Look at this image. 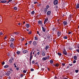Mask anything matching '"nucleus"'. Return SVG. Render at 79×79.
<instances>
[{
  "label": "nucleus",
  "mask_w": 79,
  "mask_h": 79,
  "mask_svg": "<svg viewBox=\"0 0 79 79\" xmlns=\"http://www.w3.org/2000/svg\"><path fill=\"white\" fill-rule=\"evenodd\" d=\"M14 61V58L13 57H11L10 59L9 60V62L10 64H12Z\"/></svg>",
  "instance_id": "nucleus-1"
},
{
  "label": "nucleus",
  "mask_w": 79,
  "mask_h": 79,
  "mask_svg": "<svg viewBox=\"0 0 79 79\" xmlns=\"http://www.w3.org/2000/svg\"><path fill=\"white\" fill-rule=\"evenodd\" d=\"M10 42H13L12 43H14V42L15 41V40H16L14 38H10Z\"/></svg>",
  "instance_id": "nucleus-2"
},
{
  "label": "nucleus",
  "mask_w": 79,
  "mask_h": 79,
  "mask_svg": "<svg viewBox=\"0 0 79 79\" xmlns=\"http://www.w3.org/2000/svg\"><path fill=\"white\" fill-rule=\"evenodd\" d=\"M11 73V72L10 71H8L7 72H5V74L6 76H9L10 73Z\"/></svg>",
  "instance_id": "nucleus-3"
},
{
  "label": "nucleus",
  "mask_w": 79,
  "mask_h": 79,
  "mask_svg": "<svg viewBox=\"0 0 79 79\" xmlns=\"http://www.w3.org/2000/svg\"><path fill=\"white\" fill-rule=\"evenodd\" d=\"M41 54H42V56H45L46 55V53L45 52V51H42Z\"/></svg>",
  "instance_id": "nucleus-4"
},
{
  "label": "nucleus",
  "mask_w": 79,
  "mask_h": 79,
  "mask_svg": "<svg viewBox=\"0 0 79 79\" xmlns=\"http://www.w3.org/2000/svg\"><path fill=\"white\" fill-rule=\"evenodd\" d=\"M47 60V57H43L42 58V60L44 61H46Z\"/></svg>",
  "instance_id": "nucleus-5"
},
{
  "label": "nucleus",
  "mask_w": 79,
  "mask_h": 79,
  "mask_svg": "<svg viewBox=\"0 0 79 79\" xmlns=\"http://www.w3.org/2000/svg\"><path fill=\"white\" fill-rule=\"evenodd\" d=\"M63 53L64 54V55H67V52H66V49H65L64 48V51H63Z\"/></svg>",
  "instance_id": "nucleus-6"
},
{
  "label": "nucleus",
  "mask_w": 79,
  "mask_h": 79,
  "mask_svg": "<svg viewBox=\"0 0 79 79\" xmlns=\"http://www.w3.org/2000/svg\"><path fill=\"white\" fill-rule=\"evenodd\" d=\"M54 9H55V10H56V11H58V6L56 5L54 6Z\"/></svg>",
  "instance_id": "nucleus-7"
},
{
  "label": "nucleus",
  "mask_w": 79,
  "mask_h": 79,
  "mask_svg": "<svg viewBox=\"0 0 79 79\" xmlns=\"http://www.w3.org/2000/svg\"><path fill=\"white\" fill-rule=\"evenodd\" d=\"M51 11H48L47 12V15L48 16H49L50 15H51Z\"/></svg>",
  "instance_id": "nucleus-8"
},
{
  "label": "nucleus",
  "mask_w": 79,
  "mask_h": 79,
  "mask_svg": "<svg viewBox=\"0 0 79 79\" xmlns=\"http://www.w3.org/2000/svg\"><path fill=\"white\" fill-rule=\"evenodd\" d=\"M23 53H27L28 51L27 50H24L23 52Z\"/></svg>",
  "instance_id": "nucleus-9"
},
{
  "label": "nucleus",
  "mask_w": 79,
  "mask_h": 79,
  "mask_svg": "<svg viewBox=\"0 0 79 79\" xmlns=\"http://www.w3.org/2000/svg\"><path fill=\"white\" fill-rule=\"evenodd\" d=\"M48 18H47L45 19L44 22V24H45V23H47V21H48Z\"/></svg>",
  "instance_id": "nucleus-10"
},
{
  "label": "nucleus",
  "mask_w": 79,
  "mask_h": 79,
  "mask_svg": "<svg viewBox=\"0 0 79 79\" xmlns=\"http://www.w3.org/2000/svg\"><path fill=\"white\" fill-rule=\"evenodd\" d=\"M54 5H57L58 4V0H55L54 1Z\"/></svg>",
  "instance_id": "nucleus-11"
},
{
  "label": "nucleus",
  "mask_w": 79,
  "mask_h": 79,
  "mask_svg": "<svg viewBox=\"0 0 79 79\" xmlns=\"http://www.w3.org/2000/svg\"><path fill=\"white\" fill-rule=\"evenodd\" d=\"M40 51H37L36 55H38L39 56V55H40Z\"/></svg>",
  "instance_id": "nucleus-12"
},
{
  "label": "nucleus",
  "mask_w": 79,
  "mask_h": 79,
  "mask_svg": "<svg viewBox=\"0 0 79 79\" xmlns=\"http://www.w3.org/2000/svg\"><path fill=\"white\" fill-rule=\"evenodd\" d=\"M57 34L58 37L60 36L61 35V32L60 31H58L57 33Z\"/></svg>",
  "instance_id": "nucleus-13"
},
{
  "label": "nucleus",
  "mask_w": 79,
  "mask_h": 79,
  "mask_svg": "<svg viewBox=\"0 0 79 79\" xmlns=\"http://www.w3.org/2000/svg\"><path fill=\"white\" fill-rule=\"evenodd\" d=\"M63 24L65 26H66V25H67L68 23L66 21H64L63 22Z\"/></svg>",
  "instance_id": "nucleus-14"
},
{
  "label": "nucleus",
  "mask_w": 79,
  "mask_h": 79,
  "mask_svg": "<svg viewBox=\"0 0 79 79\" xmlns=\"http://www.w3.org/2000/svg\"><path fill=\"white\" fill-rule=\"evenodd\" d=\"M76 9H78L79 8V3H78L76 5Z\"/></svg>",
  "instance_id": "nucleus-15"
},
{
  "label": "nucleus",
  "mask_w": 79,
  "mask_h": 79,
  "mask_svg": "<svg viewBox=\"0 0 79 79\" xmlns=\"http://www.w3.org/2000/svg\"><path fill=\"white\" fill-rule=\"evenodd\" d=\"M7 1L6 0H2L1 1V3H6Z\"/></svg>",
  "instance_id": "nucleus-16"
},
{
  "label": "nucleus",
  "mask_w": 79,
  "mask_h": 79,
  "mask_svg": "<svg viewBox=\"0 0 79 79\" xmlns=\"http://www.w3.org/2000/svg\"><path fill=\"white\" fill-rule=\"evenodd\" d=\"M14 44V43H11V44L10 45V47L11 48H13V44Z\"/></svg>",
  "instance_id": "nucleus-17"
},
{
  "label": "nucleus",
  "mask_w": 79,
  "mask_h": 79,
  "mask_svg": "<svg viewBox=\"0 0 79 79\" xmlns=\"http://www.w3.org/2000/svg\"><path fill=\"white\" fill-rule=\"evenodd\" d=\"M26 26L27 28H29V27H30V24H27L26 25Z\"/></svg>",
  "instance_id": "nucleus-18"
},
{
  "label": "nucleus",
  "mask_w": 79,
  "mask_h": 79,
  "mask_svg": "<svg viewBox=\"0 0 79 79\" xmlns=\"http://www.w3.org/2000/svg\"><path fill=\"white\" fill-rule=\"evenodd\" d=\"M47 9L45 8L43 12L45 14H46V13H47Z\"/></svg>",
  "instance_id": "nucleus-19"
},
{
  "label": "nucleus",
  "mask_w": 79,
  "mask_h": 79,
  "mask_svg": "<svg viewBox=\"0 0 79 79\" xmlns=\"http://www.w3.org/2000/svg\"><path fill=\"white\" fill-rule=\"evenodd\" d=\"M48 48H49V46L47 45L45 46V49L46 50H47V49H48Z\"/></svg>",
  "instance_id": "nucleus-20"
},
{
  "label": "nucleus",
  "mask_w": 79,
  "mask_h": 79,
  "mask_svg": "<svg viewBox=\"0 0 79 79\" xmlns=\"http://www.w3.org/2000/svg\"><path fill=\"white\" fill-rule=\"evenodd\" d=\"M33 44L34 46H35L37 45V42L36 41H34L33 42Z\"/></svg>",
  "instance_id": "nucleus-21"
},
{
  "label": "nucleus",
  "mask_w": 79,
  "mask_h": 79,
  "mask_svg": "<svg viewBox=\"0 0 79 79\" xmlns=\"http://www.w3.org/2000/svg\"><path fill=\"white\" fill-rule=\"evenodd\" d=\"M60 64H59L58 63H56L55 65V66H56V67H58L59 66Z\"/></svg>",
  "instance_id": "nucleus-22"
},
{
  "label": "nucleus",
  "mask_w": 79,
  "mask_h": 79,
  "mask_svg": "<svg viewBox=\"0 0 79 79\" xmlns=\"http://www.w3.org/2000/svg\"><path fill=\"white\" fill-rule=\"evenodd\" d=\"M42 31L43 32H45V29L43 27H42Z\"/></svg>",
  "instance_id": "nucleus-23"
},
{
  "label": "nucleus",
  "mask_w": 79,
  "mask_h": 79,
  "mask_svg": "<svg viewBox=\"0 0 79 79\" xmlns=\"http://www.w3.org/2000/svg\"><path fill=\"white\" fill-rule=\"evenodd\" d=\"M50 63L51 64H53V61L52 60H51L50 61Z\"/></svg>",
  "instance_id": "nucleus-24"
},
{
  "label": "nucleus",
  "mask_w": 79,
  "mask_h": 79,
  "mask_svg": "<svg viewBox=\"0 0 79 79\" xmlns=\"http://www.w3.org/2000/svg\"><path fill=\"white\" fill-rule=\"evenodd\" d=\"M42 21H38V23L39 24H42Z\"/></svg>",
  "instance_id": "nucleus-25"
},
{
  "label": "nucleus",
  "mask_w": 79,
  "mask_h": 79,
  "mask_svg": "<svg viewBox=\"0 0 79 79\" xmlns=\"http://www.w3.org/2000/svg\"><path fill=\"white\" fill-rule=\"evenodd\" d=\"M64 39H68V37H67V36H64Z\"/></svg>",
  "instance_id": "nucleus-26"
},
{
  "label": "nucleus",
  "mask_w": 79,
  "mask_h": 79,
  "mask_svg": "<svg viewBox=\"0 0 79 79\" xmlns=\"http://www.w3.org/2000/svg\"><path fill=\"white\" fill-rule=\"evenodd\" d=\"M30 56H32V51H31L30 54Z\"/></svg>",
  "instance_id": "nucleus-27"
},
{
  "label": "nucleus",
  "mask_w": 79,
  "mask_h": 79,
  "mask_svg": "<svg viewBox=\"0 0 79 79\" xmlns=\"http://www.w3.org/2000/svg\"><path fill=\"white\" fill-rule=\"evenodd\" d=\"M35 40H38V38H37V37H35Z\"/></svg>",
  "instance_id": "nucleus-28"
},
{
  "label": "nucleus",
  "mask_w": 79,
  "mask_h": 79,
  "mask_svg": "<svg viewBox=\"0 0 79 79\" xmlns=\"http://www.w3.org/2000/svg\"><path fill=\"white\" fill-rule=\"evenodd\" d=\"M74 60H77V56H74Z\"/></svg>",
  "instance_id": "nucleus-29"
},
{
  "label": "nucleus",
  "mask_w": 79,
  "mask_h": 79,
  "mask_svg": "<svg viewBox=\"0 0 79 79\" xmlns=\"http://www.w3.org/2000/svg\"><path fill=\"white\" fill-rule=\"evenodd\" d=\"M58 55H59V56H61V53H60V52H58V53H57Z\"/></svg>",
  "instance_id": "nucleus-30"
},
{
  "label": "nucleus",
  "mask_w": 79,
  "mask_h": 79,
  "mask_svg": "<svg viewBox=\"0 0 79 79\" xmlns=\"http://www.w3.org/2000/svg\"><path fill=\"white\" fill-rule=\"evenodd\" d=\"M15 35H18V34H19V32H15Z\"/></svg>",
  "instance_id": "nucleus-31"
},
{
  "label": "nucleus",
  "mask_w": 79,
  "mask_h": 79,
  "mask_svg": "<svg viewBox=\"0 0 79 79\" xmlns=\"http://www.w3.org/2000/svg\"><path fill=\"white\" fill-rule=\"evenodd\" d=\"M4 67L5 68H7L8 67V65H5V66H4Z\"/></svg>",
  "instance_id": "nucleus-32"
},
{
  "label": "nucleus",
  "mask_w": 79,
  "mask_h": 79,
  "mask_svg": "<svg viewBox=\"0 0 79 79\" xmlns=\"http://www.w3.org/2000/svg\"><path fill=\"white\" fill-rule=\"evenodd\" d=\"M32 34V31H30L29 33H27L28 34Z\"/></svg>",
  "instance_id": "nucleus-33"
},
{
  "label": "nucleus",
  "mask_w": 79,
  "mask_h": 79,
  "mask_svg": "<svg viewBox=\"0 0 79 79\" xmlns=\"http://www.w3.org/2000/svg\"><path fill=\"white\" fill-rule=\"evenodd\" d=\"M49 6H48V5H47L46 6V9H47V10H48V8H49Z\"/></svg>",
  "instance_id": "nucleus-34"
},
{
  "label": "nucleus",
  "mask_w": 79,
  "mask_h": 79,
  "mask_svg": "<svg viewBox=\"0 0 79 79\" xmlns=\"http://www.w3.org/2000/svg\"><path fill=\"white\" fill-rule=\"evenodd\" d=\"M33 58V56H30V60H32V58Z\"/></svg>",
  "instance_id": "nucleus-35"
},
{
  "label": "nucleus",
  "mask_w": 79,
  "mask_h": 79,
  "mask_svg": "<svg viewBox=\"0 0 79 79\" xmlns=\"http://www.w3.org/2000/svg\"><path fill=\"white\" fill-rule=\"evenodd\" d=\"M17 54V55H19V54H20V52L19 51H17L16 52Z\"/></svg>",
  "instance_id": "nucleus-36"
},
{
  "label": "nucleus",
  "mask_w": 79,
  "mask_h": 79,
  "mask_svg": "<svg viewBox=\"0 0 79 79\" xmlns=\"http://www.w3.org/2000/svg\"><path fill=\"white\" fill-rule=\"evenodd\" d=\"M75 72H76V73H78V72H79V70H78V69L76 70H75Z\"/></svg>",
  "instance_id": "nucleus-37"
},
{
  "label": "nucleus",
  "mask_w": 79,
  "mask_h": 79,
  "mask_svg": "<svg viewBox=\"0 0 79 79\" xmlns=\"http://www.w3.org/2000/svg\"><path fill=\"white\" fill-rule=\"evenodd\" d=\"M32 41H30L29 42V44H30V45H31V44H32Z\"/></svg>",
  "instance_id": "nucleus-38"
},
{
  "label": "nucleus",
  "mask_w": 79,
  "mask_h": 79,
  "mask_svg": "<svg viewBox=\"0 0 79 79\" xmlns=\"http://www.w3.org/2000/svg\"><path fill=\"white\" fill-rule=\"evenodd\" d=\"M31 14L32 15H34V13H35V12H34V11H32L31 13Z\"/></svg>",
  "instance_id": "nucleus-39"
},
{
  "label": "nucleus",
  "mask_w": 79,
  "mask_h": 79,
  "mask_svg": "<svg viewBox=\"0 0 79 79\" xmlns=\"http://www.w3.org/2000/svg\"><path fill=\"white\" fill-rule=\"evenodd\" d=\"M23 73H26V70H23Z\"/></svg>",
  "instance_id": "nucleus-40"
},
{
  "label": "nucleus",
  "mask_w": 79,
  "mask_h": 79,
  "mask_svg": "<svg viewBox=\"0 0 79 79\" xmlns=\"http://www.w3.org/2000/svg\"><path fill=\"white\" fill-rule=\"evenodd\" d=\"M37 34H39V35H40V34H39V32L38 31L37 32Z\"/></svg>",
  "instance_id": "nucleus-41"
},
{
  "label": "nucleus",
  "mask_w": 79,
  "mask_h": 79,
  "mask_svg": "<svg viewBox=\"0 0 79 79\" xmlns=\"http://www.w3.org/2000/svg\"><path fill=\"white\" fill-rule=\"evenodd\" d=\"M3 35V33H2V32H0V35Z\"/></svg>",
  "instance_id": "nucleus-42"
},
{
  "label": "nucleus",
  "mask_w": 79,
  "mask_h": 79,
  "mask_svg": "<svg viewBox=\"0 0 79 79\" xmlns=\"http://www.w3.org/2000/svg\"><path fill=\"white\" fill-rule=\"evenodd\" d=\"M47 59H48V60H49V58H50V56H47Z\"/></svg>",
  "instance_id": "nucleus-43"
},
{
  "label": "nucleus",
  "mask_w": 79,
  "mask_h": 79,
  "mask_svg": "<svg viewBox=\"0 0 79 79\" xmlns=\"http://www.w3.org/2000/svg\"><path fill=\"white\" fill-rule=\"evenodd\" d=\"M34 69H31V71H34Z\"/></svg>",
  "instance_id": "nucleus-44"
},
{
  "label": "nucleus",
  "mask_w": 79,
  "mask_h": 79,
  "mask_svg": "<svg viewBox=\"0 0 79 79\" xmlns=\"http://www.w3.org/2000/svg\"><path fill=\"white\" fill-rule=\"evenodd\" d=\"M62 66H64L65 65V64H64V63H62Z\"/></svg>",
  "instance_id": "nucleus-45"
},
{
  "label": "nucleus",
  "mask_w": 79,
  "mask_h": 79,
  "mask_svg": "<svg viewBox=\"0 0 79 79\" xmlns=\"http://www.w3.org/2000/svg\"><path fill=\"white\" fill-rule=\"evenodd\" d=\"M14 9L15 10H17V7H14Z\"/></svg>",
  "instance_id": "nucleus-46"
},
{
  "label": "nucleus",
  "mask_w": 79,
  "mask_h": 79,
  "mask_svg": "<svg viewBox=\"0 0 79 79\" xmlns=\"http://www.w3.org/2000/svg\"><path fill=\"white\" fill-rule=\"evenodd\" d=\"M38 2H34V4H36V3H38Z\"/></svg>",
  "instance_id": "nucleus-47"
},
{
  "label": "nucleus",
  "mask_w": 79,
  "mask_h": 79,
  "mask_svg": "<svg viewBox=\"0 0 79 79\" xmlns=\"http://www.w3.org/2000/svg\"><path fill=\"white\" fill-rule=\"evenodd\" d=\"M76 62V61L75 60H74L73 61V63L74 64V63H75Z\"/></svg>",
  "instance_id": "nucleus-48"
},
{
  "label": "nucleus",
  "mask_w": 79,
  "mask_h": 79,
  "mask_svg": "<svg viewBox=\"0 0 79 79\" xmlns=\"http://www.w3.org/2000/svg\"><path fill=\"white\" fill-rule=\"evenodd\" d=\"M5 63L4 62L2 63V65H3L5 64Z\"/></svg>",
  "instance_id": "nucleus-49"
},
{
  "label": "nucleus",
  "mask_w": 79,
  "mask_h": 79,
  "mask_svg": "<svg viewBox=\"0 0 79 79\" xmlns=\"http://www.w3.org/2000/svg\"><path fill=\"white\" fill-rule=\"evenodd\" d=\"M31 60L30 59L29 62L30 64H31Z\"/></svg>",
  "instance_id": "nucleus-50"
},
{
  "label": "nucleus",
  "mask_w": 79,
  "mask_h": 79,
  "mask_svg": "<svg viewBox=\"0 0 79 79\" xmlns=\"http://www.w3.org/2000/svg\"><path fill=\"white\" fill-rule=\"evenodd\" d=\"M20 76L22 77H23L24 76V75H23V74H21Z\"/></svg>",
  "instance_id": "nucleus-51"
},
{
  "label": "nucleus",
  "mask_w": 79,
  "mask_h": 79,
  "mask_svg": "<svg viewBox=\"0 0 79 79\" xmlns=\"http://www.w3.org/2000/svg\"><path fill=\"white\" fill-rule=\"evenodd\" d=\"M48 70V71H50V69L49 68H47Z\"/></svg>",
  "instance_id": "nucleus-52"
},
{
  "label": "nucleus",
  "mask_w": 79,
  "mask_h": 79,
  "mask_svg": "<svg viewBox=\"0 0 79 79\" xmlns=\"http://www.w3.org/2000/svg\"><path fill=\"white\" fill-rule=\"evenodd\" d=\"M10 71H11V72H13V70H12V69L10 68Z\"/></svg>",
  "instance_id": "nucleus-53"
},
{
  "label": "nucleus",
  "mask_w": 79,
  "mask_h": 79,
  "mask_svg": "<svg viewBox=\"0 0 79 79\" xmlns=\"http://www.w3.org/2000/svg\"><path fill=\"white\" fill-rule=\"evenodd\" d=\"M19 68H16V69L17 70V71H18V70H19Z\"/></svg>",
  "instance_id": "nucleus-54"
},
{
  "label": "nucleus",
  "mask_w": 79,
  "mask_h": 79,
  "mask_svg": "<svg viewBox=\"0 0 79 79\" xmlns=\"http://www.w3.org/2000/svg\"><path fill=\"white\" fill-rule=\"evenodd\" d=\"M69 66H73V64H69Z\"/></svg>",
  "instance_id": "nucleus-55"
},
{
  "label": "nucleus",
  "mask_w": 79,
  "mask_h": 79,
  "mask_svg": "<svg viewBox=\"0 0 79 79\" xmlns=\"http://www.w3.org/2000/svg\"><path fill=\"white\" fill-rule=\"evenodd\" d=\"M76 51L79 53V49H77Z\"/></svg>",
  "instance_id": "nucleus-56"
},
{
  "label": "nucleus",
  "mask_w": 79,
  "mask_h": 79,
  "mask_svg": "<svg viewBox=\"0 0 79 79\" xmlns=\"http://www.w3.org/2000/svg\"><path fill=\"white\" fill-rule=\"evenodd\" d=\"M32 64H34V63H35V61H32Z\"/></svg>",
  "instance_id": "nucleus-57"
},
{
  "label": "nucleus",
  "mask_w": 79,
  "mask_h": 79,
  "mask_svg": "<svg viewBox=\"0 0 79 79\" xmlns=\"http://www.w3.org/2000/svg\"><path fill=\"white\" fill-rule=\"evenodd\" d=\"M26 30L27 31V32H29V30L28 29H26Z\"/></svg>",
  "instance_id": "nucleus-58"
},
{
  "label": "nucleus",
  "mask_w": 79,
  "mask_h": 79,
  "mask_svg": "<svg viewBox=\"0 0 79 79\" xmlns=\"http://www.w3.org/2000/svg\"><path fill=\"white\" fill-rule=\"evenodd\" d=\"M18 25H19V26H21V23H18Z\"/></svg>",
  "instance_id": "nucleus-59"
},
{
  "label": "nucleus",
  "mask_w": 79,
  "mask_h": 79,
  "mask_svg": "<svg viewBox=\"0 0 79 79\" xmlns=\"http://www.w3.org/2000/svg\"><path fill=\"white\" fill-rule=\"evenodd\" d=\"M71 34V32L69 31V32L68 34H69H69Z\"/></svg>",
  "instance_id": "nucleus-60"
},
{
  "label": "nucleus",
  "mask_w": 79,
  "mask_h": 79,
  "mask_svg": "<svg viewBox=\"0 0 79 79\" xmlns=\"http://www.w3.org/2000/svg\"><path fill=\"white\" fill-rule=\"evenodd\" d=\"M9 2H12V0H9Z\"/></svg>",
  "instance_id": "nucleus-61"
},
{
  "label": "nucleus",
  "mask_w": 79,
  "mask_h": 79,
  "mask_svg": "<svg viewBox=\"0 0 79 79\" xmlns=\"http://www.w3.org/2000/svg\"><path fill=\"white\" fill-rule=\"evenodd\" d=\"M77 47L78 48H79V44H78V45H77Z\"/></svg>",
  "instance_id": "nucleus-62"
},
{
  "label": "nucleus",
  "mask_w": 79,
  "mask_h": 79,
  "mask_svg": "<svg viewBox=\"0 0 79 79\" xmlns=\"http://www.w3.org/2000/svg\"><path fill=\"white\" fill-rule=\"evenodd\" d=\"M69 68V66H68L67 67V69Z\"/></svg>",
  "instance_id": "nucleus-63"
},
{
  "label": "nucleus",
  "mask_w": 79,
  "mask_h": 79,
  "mask_svg": "<svg viewBox=\"0 0 79 79\" xmlns=\"http://www.w3.org/2000/svg\"><path fill=\"white\" fill-rule=\"evenodd\" d=\"M25 45H27V43H26V44H25Z\"/></svg>",
  "instance_id": "nucleus-64"
}]
</instances>
